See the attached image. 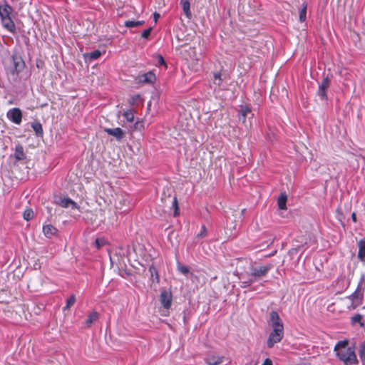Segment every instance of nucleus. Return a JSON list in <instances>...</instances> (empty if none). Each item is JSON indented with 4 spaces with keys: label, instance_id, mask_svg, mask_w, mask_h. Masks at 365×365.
Wrapping results in <instances>:
<instances>
[{
    "label": "nucleus",
    "instance_id": "obj_40",
    "mask_svg": "<svg viewBox=\"0 0 365 365\" xmlns=\"http://www.w3.org/2000/svg\"><path fill=\"white\" fill-rule=\"evenodd\" d=\"M254 282H250V277H248L247 280L246 281H242L241 282V287L242 288H246L249 286H250L252 284H253Z\"/></svg>",
    "mask_w": 365,
    "mask_h": 365
},
{
    "label": "nucleus",
    "instance_id": "obj_16",
    "mask_svg": "<svg viewBox=\"0 0 365 365\" xmlns=\"http://www.w3.org/2000/svg\"><path fill=\"white\" fill-rule=\"evenodd\" d=\"M14 158L17 161L22 160L26 158V154L24 153V148L20 144L16 145Z\"/></svg>",
    "mask_w": 365,
    "mask_h": 365
},
{
    "label": "nucleus",
    "instance_id": "obj_30",
    "mask_svg": "<svg viewBox=\"0 0 365 365\" xmlns=\"http://www.w3.org/2000/svg\"><path fill=\"white\" fill-rule=\"evenodd\" d=\"M327 91L326 89L323 88H318L317 91V96L320 98L321 100L324 101L327 100Z\"/></svg>",
    "mask_w": 365,
    "mask_h": 365
},
{
    "label": "nucleus",
    "instance_id": "obj_5",
    "mask_svg": "<svg viewBox=\"0 0 365 365\" xmlns=\"http://www.w3.org/2000/svg\"><path fill=\"white\" fill-rule=\"evenodd\" d=\"M7 118L14 123L19 125L22 120V112L18 108H11L7 112Z\"/></svg>",
    "mask_w": 365,
    "mask_h": 365
},
{
    "label": "nucleus",
    "instance_id": "obj_33",
    "mask_svg": "<svg viewBox=\"0 0 365 365\" xmlns=\"http://www.w3.org/2000/svg\"><path fill=\"white\" fill-rule=\"evenodd\" d=\"M123 116L128 122H133L134 120V115L131 110L125 111L123 114Z\"/></svg>",
    "mask_w": 365,
    "mask_h": 365
},
{
    "label": "nucleus",
    "instance_id": "obj_45",
    "mask_svg": "<svg viewBox=\"0 0 365 365\" xmlns=\"http://www.w3.org/2000/svg\"><path fill=\"white\" fill-rule=\"evenodd\" d=\"M138 124H139V123H135V127H138Z\"/></svg>",
    "mask_w": 365,
    "mask_h": 365
},
{
    "label": "nucleus",
    "instance_id": "obj_25",
    "mask_svg": "<svg viewBox=\"0 0 365 365\" xmlns=\"http://www.w3.org/2000/svg\"><path fill=\"white\" fill-rule=\"evenodd\" d=\"M223 81V78L222 77V74L220 72H217L214 73L213 76V83L217 86H220Z\"/></svg>",
    "mask_w": 365,
    "mask_h": 365
},
{
    "label": "nucleus",
    "instance_id": "obj_28",
    "mask_svg": "<svg viewBox=\"0 0 365 365\" xmlns=\"http://www.w3.org/2000/svg\"><path fill=\"white\" fill-rule=\"evenodd\" d=\"M359 358L362 361H365V340L360 344L359 349Z\"/></svg>",
    "mask_w": 365,
    "mask_h": 365
},
{
    "label": "nucleus",
    "instance_id": "obj_18",
    "mask_svg": "<svg viewBox=\"0 0 365 365\" xmlns=\"http://www.w3.org/2000/svg\"><path fill=\"white\" fill-rule=\"evenodd\" d=\"M57 230L55 227L51 225H44L43 227V232L46 237H51L56 233Z\"/></svg>",
    "mask_w": 365,
    "mask_h": 365
},
{
    "label": "nucleus",
    "instance_id": "obj_15",
    "mask_svg": "<svg viewBox=\"0 0 365 365\" xmlns=\"http://www.w3.org/2000/svg\"><path fill=\"white\" fill-rule=\"evenodd\" d=\"M358 258L361 262H365V240H360L358 242Z\"/></svg>",
    "mask_w": 365,
    "mask_h": 365
},
{
    "label": "nucleus",
    "instance_id": "obj_22",
    "mask_svg": "<svg viewBox=\"0 0 365 365\" xmlns=\"http://www.w3.org/2000/svg\"><path fill=\"white\" fill-rule=\"evenodd\" d=\"M287 195L284 193H281L277 200V205L280 210L287 209L286 203H287Z\"/></svg>",
    "mask_w": 365,
    "mask_h": 365
},
{
    "label": "nucleus",
    "instance_id": "obj_39",
    "mask_svg": "<svg viewBox=\"0 0 365 365\" xmlns=\"http://www.w3.org/2000/svg\"><path fill=\"white\" fill-rule=\"evenodd\" d=\"M157 61L159 65H163L166 66L165 61L164 60L163 57L161 55H158Z\"/></svg>",
    "mask_w": 365,
    "mask_h": 365
},
{
    "label": "nucleus",
    "instance_id": "obj_17",
    "mask_svg": "<svg viewBox=\"0 0 365 365\" xmlns=\"http://www.w3.org/2000/svg\"><path fill=\"white\" fill-rule=\"evenodd\" d=\"M101 55V53L98 50L93 51L91 53L84 54V58L86 61L91 62L94 60L98 59Z\"/></svg>",
    "mask_w": 365,
    "mask_h": 365
},
{
    "label": "nucleus",
    "instance_id": "obj_12",
    "mask_svg": "<svg viewBox=\"0 0 365 365\" xmlns=\"http://www.w3.org/2000/svg\"><path fill=\"white\" fill-rule=\"evenodd\" d=\"M1 24H2V26H4V28H5L9 32L14 34L15 31V24H14L13 20L11 19V17L5 18V19L4 18V19H1Z\"/></svg>",
    "mask_w": 365,
    "mask_h": 365
},
{
    "label": "nucleus",
    "instance_id": "obj_32",
    "mask_svg": "<svg viewBox=\"0 0 365 365\" xmlns=\"http://www.w3.org/2000/svg\"><path fill=\"white\" fill-rule=\"evenodd\" d=\"M307 15V5L304 6L303 8L299 11V21L301 22H304L306 20Z\"/></svg>",
    "mask_w": 365,
    "mask_h": 365
},
{
    "label": "nucleus",
    "instance_id": "obj_29",
    "mask_svg": "<svg viewBox=\"0 0 365 365\" xmlns=\"http://www.w3.org/2000/svg\"><path fill=\"white\" fill-rule=\"evenodd\" d=\"M330 81L328 77L324 78L322 83L319 85V88L327 90L329 87Z\"/></svg>",
    "mask_w": 365,
    "mask_h": 365
},
{
    "label": "nucleus",
    "instance_id": "obj_11",
    "mask_svg": "<svg viewBox=\"0 0 365 365\" xmlns=\"http://www.w3.org/2000/svg\"><path fill=\"white\" fill-rule=\"evenodd\" d=\"M58 204L62 207L67 208L71 207L72 209L79 210V206L77 203L68 197L61 199Z\"/></svg>",
    "mask_w": 365,
    "mask_h": 365
},
{
    "label": "nucleus",
    "instance_id": "obj_37",
    "mask_svg": "<svg viewBox=\"0 0 365 365\" xmlns=\"http://www.w3.org/2000/svg\"><path fill=\"white\" fill-rule=\"evenodd\" d=\"M152 30H153L152 27H150V28L144 30L141 34V36L144 38H148V36L150 35Z\"/></svg>",
    "mask_w": 365,
    "mask_h": 365
},
{
    "label": "nucleus",
    "instance_id": "obj_13",
    "mask_svg": "<svg viewBox=\"0 0 365 365\" xmlns=\"http://www.w3.org/2000/svg\"><path fill=\"white\" fill-rule=\"evenodd\" d=\"M207 365H218L223 361V357L217 355H212L205 359Z\"/></svg>",
    "mask_w": 365,
    "mask_h": 365
},
{
    "label": "nucleus",
    "instance_id": "obj_26",
    "mask_svg": "<svg viewBox=\"0 0 365 365\" xmlns=\"http://www.w3.org/2000/svg\"><path fill=\"white\" fill-rule=\"evenodd\" d=\"M144 24L143 21H126L125 26L128 28H133L135 26H141Z\"/></svg>",
    "mask_w": 365,
    "mask_h": 365
},
{
    "label": "nucleus",
    "instance_id": "obj_19",
    "mask_svg": "<svg viewBox=\"0 0 365 365\" xmlns=\"http://www.w3.org/2000/svg\"><path fill=\"white\" fill-rule=\"evenodd\" d=\"M180 4L182 6V10H183L185 14L186 15V16L188 19H191L192 14H191V11L190 9V4L189 0H181Z\"/></svg>",
    "mask_w": 365,
    "mask_h": 365
},
{
    "label": "nucleus",
    "instance_id": "obj_21",
    "mask_svg": "<svg viewBox=\"0 0 365 365\" xmlns=\"http://www.w3.org/2000/svg\"><path fill=\"white\" fill-rule=\"evenodd\" d=\"M149 272L150 273V279L152 282L159 283V274L157 269L152 265L149 267Z\"/></svg>",
    "mask_w": 365,
    "mask_h": 365
},
{
    "label": "nucleus",
    "instance_id": "obj_20",
    "mask_svg": "<svg viewBox=\"0 0 365 365\" xmlns=\"http://www.w3.org/2000/svg\"><path fill=\"white\" fill-rule=\"evenodd\" d=\"M98 319V312H93L92 313H91L88 316V318L86 319V320L85 322V324H86V327H90L93 322L97 321Z\"/></svg>",
    "mask_w": 365,
    "mask_h": 365
},
{
    "label": "nucleus",
    "instance_id": "obj_41",
    "mask_svg": "<svg viewBox=\"0 0 365 365\" xmlns=\"http://www.w3.org/2000/svg\"><path fill=\"white\" fill-rule=\"evenodd\" d=\"M262 365H272V361L269 359H266Z\"/></svg>",
    "mask_w": 365,
    "mask_h": 365
},
{
    "label": "nucleus",
    "instance_id": "obj_8",
    "mask_svg": "<svg viewBox=\"0 0 365 365\" xmlns=\"http://www.w3.org/2000/svg\"><path fill=\"white\" fill-rule=\"evenodd\" d=\"M104 132L113 136L117 140H121L125 137V132L120 128H104Z\"/></svg>",
    "mask_w": 365,
    "mask_h": 365
},
{
    "label": "nucleus",
    "instance_id": "obj_36",
    "mask_svg": "<svg viewBox=\"0 0 365 365\" xmlns=\"http://www.w3.org/2000/svg\"><path fill=\"white\" fill-rule=\"evenodd\" d=\"M207 234V229L205 225L201 227V231L197 234V237L200 238L204 237Z\"/></svg>",
    "mask_w": 365,
    "mask_h": 365
},
{
    "label": "nucleus",
    "instance_id": "obj_43",
    "mask_svg": "<svg viewBox=\"0 0 365 365\" xmlns=\"http://www.w3.org/2000/svg\"><path fill=\"white\" fill-rule=\"evenodd\" d=\"M160 17V14H158V13H154V19H155V21H157L158 19Z\"/></svg>",
    "mask_w": 365,
    "mask_h": 365
},
{
    "label": "nucleus",
    "instance_id": "obj_27",
    "mask_svg": "<svg viewBox=\"0 0 365 365\" xmlns=\"http://www.w3.org/2000/svg\"><path fill=\"white\" fill-rule=\"evenodd\" d=\"M23 217L25 220L29 221L34 217V211L31 208H28L24 210L23 213Z\"/></svg>",
    "mask_w": 365,
    "mask_h": 365
},
{
    "label": "nucleus",
    "instance_id": "obj_44",
    "mask_svg": "<svg viewBox=\"0 0 365 365\" xmlns=\"http://www.w3.org/2000/svg\"><path fill=\"white\" fill-rule=\"evenodd\" d=\"M245 209L242 210V214L245 213Z\"/></svg>",
    "mask_w": 365,
    "mask_h": 365
},
{
    "label": "nucleus",
    "instance_id": "obj_9",
    "mask_svg": "<svg viewBox=\"0 0 365 365\" xmlns=\"http://www.w3.org/2000/svg\"><path fill=\"white\" fill-rule=\"evenodd\" d=\"M172 294L170 292L163 291L160 294V302L163 307L169 309L172 304Z\"/></svg>",
    "mask_w": 365,
    "mask_h": 365
},
{
    "label": "nucleus",
    "instance_id": "obj_34",
    "mask_svg": "<svg viewBox=\"0 0 365 365\" xmlns=\"http://www.w3.org/2000/svg\"><path fill=\"white\" fill-rule=\"evenodd\" d=\"M76 302V297L75 295L72 294L68 299H67V302H66V307H64V309H69L71 306H73L74 304V303Z\"/></svg>",
    "mask_w": 365,
    "mask_h": 365
},
{
    "label": "nucleus",
    "instance_id": "obj_4",
    "mask_svg": "<svg viewBox=\"0 0 365 365\" xmlns=\"http://www.w3.org/2000/svg\"><path fill=\"white\" fill-rule=\"evenodd\" d=\"M272 267L270 264L259 267L252 266L250 268V272L247 273L250 277V282H256L260 278L265 277L272 269Z\"/></svg>",
    "mask_w": 365,
    "mask_h": 365
},
{
    "label": "nucleus",
    "instance_id": "obj_23",
    "mask_svg": "<svg viewBox=\"0 0 365 365\" xmlns=\"http://www.w3.org/2000/svg\"><path fill=\"white\" fill-rule=\"evenodd\" d=\"M31 128L36 133V135L41 136L43 135V130L42 125L39 122H38V121L33 122L31 123Z\"/></svg>",
    "mask_w": 365,
    "mask_h": 365
},
{
    "label": "nucleus",
    "instance_id": "obj_6",
    "mask_svg": "<svg viewBox=\"0 0 365 365\" xmlns=\"http://www.w3.org/2000/svg\"><path fill=\"white\" fill-rule=\"evenodd\" d=\"M253 116L252 113V110L250 107L247 106H240V110L238 111V118L239 120L242 121V123H246V118L249 119Z\"/></svg>",
    "mask_w": 365,
    "mask_h": 365
},
{
    "label": "nucleus",
    "instance_id": "obj_14",
    "mask_svg": "<svg viewBox=\"0 0 365 365\" xmlns=\"http://www.w3.org/2000/svg\"><path fill=\"white\" fill-rule=\"evenodd\" d=\"M139 80L142 83H153L155 81V75L151 72H147L139 77Z\"/></svg>",
    "mask_w": 365,
    "mask_h": 365
},
{
    "label": "nucleus",
    "instance_id": "obj_35",
    "mask_svg": "<svg viewBox=\"0 0 365 365\" xmlns=\"http://www.w3.org/2000/svg\"><path fill=\"white\" fill-rule=\"evenodd\" d=\"M178 270L182 273L183 274H187L189 273V268L186 266L182 265L180 264H178Z\"/></svg>",
    "mask_w": 365,
    "mask_h": 365
},
{
    "label": "nucleus",
    "instance_id": "obj_7",
    "mask_svg": "<svg viewBox=\"0 0 365 365\" xmlns=\"http://www.w3.org/2000/svg\"><path fill=\"white\" fill-rule=\"evenodd\" d=\"M348 299L352 302L351 305V308L355 309L361 304L363 300V294L361 293L359 288H357L355 292L348 297Z\"/></svg>",
    "mask_w": 365,
    "mask_h": 365
},
{
    "label": "nucleus",
    "instance_id": "obj_38",
    "mask_svg": "<svg viewBox=\"0 0 365 365\" xmlns=\"http://www.w3.org/2000/svg\"><path fill=\"white\" fill-rule=\"evenodd\" d=\"M95 244L96 247L99 249L105 245V240L103 239H96L95 241Z\"/></svg>",
    "mask_w": 365,
    "mask_h": 365
},
{
    "label": "nucleus",
    "instance_id": "obj_2",
    "mask_svg": "<svg viewBox=\"0 0 365 365\" xmlns=\"http://www.w3.org/2000/svg\"><path fill=\"white\" fill-rule=\"evenodd\" d=\"M269 316L272 331L269 335L267 345L269 348H272L275 344L280 342L284 336V326L277 312L272 311Z\"/></svg>",
    "mask_w": 365,
    "mask_h": 365
},
{
    "label": "nucleus",
    "instance_id": "obj_31",
    "mask_svg": "<svg viewBox=\"0 0 365 365\" xmlns=\"http://www.w3.org/2000/svg\"><path fill=\"white\" fill-rule=\"evenodd\" d=\"M362 316L359 314H355L351 317V323L355 324L356 323H360L361 326H364V324L361 322Z\"/></svg>",
    "mask_w": 365,
    "mask_h": 365
},
{
    "label": "nucleus",
    "instance_id": "obj_10",
    "mask_svg": "<svg viewBox=\"0 0 365 365\" xmlns=\"http://www.w3.org/2000/svg\"><path fill=\"white\" fill-rule=\"evenodd\" d=\"M12 11H13L12 7L6 2L4 4L0 5V17H1V19L11 17V14Z\"/></svg>",
    "mask_w": 365,
    "mask_h": 365
},
{
    "label": "nucleus",
    "instance_id": "obj_24",
    "mask_svg": "<svg viewBox=\"0 0 365 365\" xmlns=\"http://www.w3.org/2000/svg\"><path fill=\"white\" fill-rule=\"evenodd\" d=\"M171 208L173 209V210H174V213H173L174 217L178 216L180 214V210H179V206H178V199L176 197H174L173 199Z\"/></svg>",
    "mask_w": 365,
    "mask_h": 365
},
{
    "label": "nucleus",
    "instance_id": "obj_1",
    "mask_svg": "<svg viewBox=\"0 0 365 365\" xmlns=\"http://www.w3.org/2000/svg\"><path fill=\"white\" fill-rule=\"evenodd\" d=\"M349 341L347 340L339 341L334 351L336 352V357L344 362V365L358 364L354 347L348 346Z\"/></svg>",
    "mask_w": 365,
    "mask_h": 365
},
{
    "label": "nucleus",
    "instance_id": "obj_42",
    "mask_svg": "<svg viewBox=\"0 0 365 365\" xmlns=\"http://www.w3.org/2000/svg\"><path fill=\"white\" fill-rule=\"evenodd\" d=\"M351 220H353L354 222H356V215L355 212H353L351 214Z\"/></svg>",
    "mask_w": 365,
    "mask_h": 365
},
{
    "label": "nucleus",
    "instance_id": "obj_3",
    "mask_svg": "<svg viewBox=\"0 0 365 365\" xmlns=\"http://www.w3.org/2000/svg\"><path fill=\"white\" fill-rule=\"evenodd\" d=\"M12 65L7 68L6 73L9 81L16 82L19 81V73L24 69L26 64L18 53H14L12 56Z\"/></svg>",
    "mask_w": 365,
    "mask_h": 365
}]
</instances>
